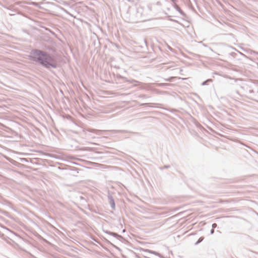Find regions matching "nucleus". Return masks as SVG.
I'll use <instances>...</instances> for the list:
<instances>
[{
	"instance_id": "obj_1",
	"label": "nucleus",
	"mask_w": 258,
	"mask_h": 258,
	"mask_svg": "<svg viewBox=\"0 0 258 258\" xmlns=\"http://www.w3.org/2000/svg\"><path fill=\"white\" fill-rule=\"evenodd\" d=\"M30 59L47 69H56L57 61L48 52L38 49H33L30 51Z\"/></svg>"
},
{
	"instance_id": "obj_2",
	"label": "nucleus",
	"mask_w": 258,
	"mask_h": 258,
	"mask_svg": "<svg viewBox=\"0 0 258 258\" xmlns=\"http://www.w3.org/2000/svg\"><path fill=\"white\" fill-rule=\"evenodd\" d=\"M107 198H108V202L110 205L111 209L113 210H115V205L114 200L113 199V197L112 196V195L110 194V193L109 192H108V193Z\"/></svg>"
},
{
	"instance_id": "obj_3",
	"label": "nucleus",
	"mask_w": 258,
	"mask_h": 258,
	"mask_svg": "<svg viewBox=\"0 0 258 258\" xmlns=\"http://www.w3.org/2000/svg\"><path fill=\"white\" fill-rule=\"evenodd\" d=\"M103 231L106 233V234H109L110 235H111L114 237H115L116 238H117V239H120L121 238H122V237L118 234L117 233H114V232H110V231H109L108 230H103Z\"/></svg>"
},
{
	"instance_id": "obj_4",
	"label": "nucleus",
	"mask_w": 258,
	"mask_h": 258,
	"mask_svg": "<svg viewBox=\"0 0 258 258\" xmlns=\"http://www.w3.org/2000/svg\"><path fill=\"white\" fill-rule=\"evenodd\" d=\"M103 231L106 233V234H109L110 235H111L114 237H115L116 238H117V239H120L121 238H122V237L118 234L117 233H114V232H110V231H109L108 230H103Z\"/></svg>"
},
{
	"instance_id": "obj_5",
	"label": "nucleus",
	"mask_w": 258,
	"mask_h": 258,
	"mask_svg": "<svg viewBox=\"0 0 258 258\" xmlns=\"http://www.w3.org/2000/svg\"><path fill=\"white\" fill-rule=\"evenodd\" d=\"M84 132H90V133H93L96 135H99V133L101 132H102V131L96 130V129H93V128H87V129H86L85 130H84Z\"/></svg>"
},
{
	"instance_id": "obj_6",
	"label": "nucleus",
	"mask_w": 258,
	"mask_h": 258,
	"mask_svg": "<svg viewBox=\"0 0 258 258\" xmlns=\"http://www.w3.org/2000/svg\"><path fill=\"white\" fill-rule=\"evenodd\" d=\"M176 9L182 16L184 17L186 16L185 14L181 10V9L178 6H176Z\"/></svg>"
},
{
	"instance_id": "obj_7",
	"label": "nucleus",
	"mask_w": 258,
	"mask_h": 258,
	"mask_svg": "<svg viewBox=\"0 0 258 258\" xmlns=\"http://www.w3.org/2000/svg\"><path fill=\"white\" fill-rule=\"evenodd\" d=\"M148 251L149 252V253H151L152 254H153L155 255V256L154 257V258H156L157 256L158 257H160L159 256V254L155 251H154L153 250H148Z\"/></svg>"
},
{
	"instance_id": "obj_8",
	"label": "nucleus",
	"mask_w": 258,
	"mask_h": 258,
	"mask_svg": "<svg viewBox=\"0 0 258 258\" xmlns=\"http://www.w3.org/2000/svg\"><path fill=\"white\" fill-rule=\"evenodd\" d=\"M128 82H130V83H134V82H136V83H138V84H134V86H138V85L139 84H141V82H139L135 80H130V81H128Z\"/></svg>"
},
{
	"instance_id": "obj_9",
	"label": "nucleus",
	"mask_w": 258,
	"mask_h": 258,
	"mask_svg": "<svg viewBox=\"0 0 258 258\" xmlns=\"http://www.w3.org/2000/svg\"><path fill=\"white\" fill-rule=\"evenodd\" d=\"M171 84H168V83H159L158 84V86L159 87H163V86H170Z\"/></svg>"
},
{
	"instance_id": "obj_10",
	"label": "nucleus",
	"mask_w": 258,
	"mask_h": 258,
	"mask_svg": "<svg viewBox=\"0 0 258 258\" xmlns=\"http://www.w3.org/2000/svg\"><path fill=\"white\" fill-rule=\"evenodd\" d=\"M175 78V77H170V78H169L165 79H164V80H165V81H167V82H172V80H173V79H174Z\"/></svg>"
},
{
	"instance_id": "obj_11",
	"label": "nucleus",
	"mask_w": 258,
	"mask_h": 258,
	"mask_svg": "<svg viewBox=\"0 0 258 258\" xmlns=\"http://www.w3.org/2000/svg\"><path fill=\"white\" fill-rule=\"evenodd\" d=\"M204 239V238L203 237H200L199 240L196 242L195 244L196 245H197L199 243H200V242H201Z\"/></svg>"
},
{
	"instance_id": "obj_12",
	"label": "nucleus",
	"mask_w": 258,
	"mask_h": 258,
	"mask_svg": "<svg viewBox=\"0 0 258 258\" xmlns=\"http://www.w3.org/2000/svg\"><path fill=\"white\" fill-rule=\"evenodd\" d=\"M210 81H212V80L211 79H208L207 80H206V81H204L202 83V86H204V85H206L207 84V82H210Z\"/></svg>"
},
{
	"instance_id": "obj_13",
	"label": "nucleus",
	"mask_w": 258,
	"mask_h": 258,
	"mask_svg": "<svg viewBox=\"0 0 258 258\" xmlns=\"http://www.w3.org/2000/svg\"><path fill=\"white\" fill-rule=\"evenodd\" d=\"M139 97L142 98H149V96H148L145 94H141L139 96Z\"/></svg>"
},
{
	"instance_id": "obj_14",
	"label": "nucleus",
	"mask_w": 258,
	"mask_h": 258,
	"mask_svg": "<svg viewBox=\"0 0 258 258\" xmlns=\"http://www.w3.org/2000/svg\"><path fill=\"white\" fill-rule=\"evenodd\" d=\"M252 54H254L256 58L258 59V52L253 51L252 53Z\"/></svg>"
},
{
	"instance_id": "obj_15",
	"label": "nucleus",
	"mask_w": 258,
	"mask_h": 258,
	"mask_svg": "<svg viewBox=\"0 0 258 258\" xmlns=\"http://www.w3.org/2000/svg\"><path fill=\"white\" fill-rule=\"evenodd\" d=\"M217 224H216V223H213V224H212V228H213V229H214V228H216V227H217Z\"/></svg>"
},
{
	"instance_id": "obj_16",
	"label": "nucleus",
	"mask_w": 258,
	"mask_h": 258,
	"mask_svg": "<svg viewBox=\"0 0 258 258\" xmlns=\"http://www.w3.org/2000/svg\"><path fill=\"white\" fill-rule=\"evenodd\" d=\"M151 103H143L142 104H141L142 105H147V106H151L150 105Z\"/></svg>"
},
{
	"instance_id": "obj_17",
	"label": "nucleus",
	"mask_w": 258,
	"mask_h": 258,
	"mask_svg": "<svg viewBox=\"0 0 258 258\" xmlns=\"http://www.w3.org/2000/svg\"><path fill=\"white\" fill-rule=\"evenodd\" d=\"M157 6H161V3L159 2H157L156 4H155Z\"/></svg>"
},
{
	"instance_id": "obj_18",
	"label": "nucleus",
	"mask_w": 258,
	"mask_h": 258,
	"mask_svg": "<svg viewBox=\"0 0 258 258\" xmlns=\"http://www.w3.org/2000/svg\"><path fill=\"white\" fill-rule=\"evenodd\" d=\"M214 233V229L212 228V229L211 230V231H210V233H211V234H213Z\"/></svg>"
},
{
	"instance_id": "obj_19",
	"label": "nucleus",
	"mask_w": 258,
	"mask_h": 258,
	"mask_svg": "<svg viewBox=\"0 0 258 258\" xmlns=\"http://www.w3.org/2000/svg\"><path fill=\"white\" fill-rule=\"evenodd\" d=\"M209 49L212 52L215 53H216L211 47H208Z\"/></svg>"
},
{
	"instance_id": "obj_20",
	"label": "nucleus",
	"mask_w": 258,
	"mask_h": 258,
	"mask_svg": "<svg viewBox=\"0 0 258 258\" xmlns=\"http://www.w3.org/2000/svg\"><path fill=\"white\" fill-rule=\"evenodd\" d=\"M169 167H170V166H169V165H165V166H164V168H169Z\"/></svg>"
},
{
	"instance_id": "obj_21",
	"label": "nucleus",
	"mask_w": 258,
	"mask_h": 258,
	"mask_svg": "<svg viewBox=\"0 0 258 258\" xmlns=\"http://www.w3.org/2000/svg\"><path fill=\"white\" fill-rule=\"evenodd\" d=\"M222 44H223L222 43H219V44H218V43H215V44H214V45H222Z\"/></svg>"
},
{
	"instance_id": "obj_22",
	"label": "nucleus",
	"mask_w": 258,
	"mask_h": 258,
	"mask_svg": "<svg viewBox=\"0 0 258 258\" xmlns=\"http://www.w3.org/2000/svg\"><path fill=\"white\" fill-rule=\"evenodd\" d=\"M203 45H204V46H205V47H208V46H207V44H203Z\"/></svg>"
},
{
	"instance_id": "obj_23",
	"label": "nucleus",
	"mask_w": 258,
	"mask_h": 258,
	"mask_svg": "<svg viewBox=\"0 0 258 258\" xmlns=\"http://www.w3.org/2000/svg\"><path fill=\"white\" fill-rule=\"evenodd\" d=\"M65 12H66L67 13H68V14H70V13H69L67 11L65 10Z\"/></svg>"
}]
</instances>
